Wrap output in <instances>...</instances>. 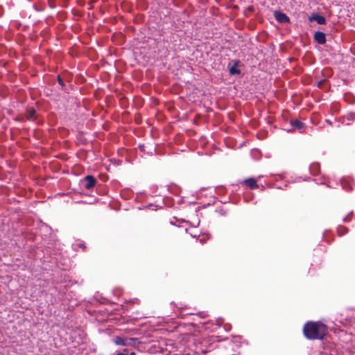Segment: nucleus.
Returning a JSON list of instances; mask_svg holds the SVG:
<instances>
[{
	"label": "nucleus",
	"mask_w": 355,
	"mask_h": 355,
	"mask_svg": "<svg viewBox=\"0 0 355 355\" xmlns=\"http://www.w3.org/2000/svg\"><path fill=\"white\" fill-rule=\"evenodd\" d=\"M327 334V326L321 322L308 321L303 327V334L308 340H322Z\"/></svg>",
	"instance_id": "f257e3e1"
},
{
	"label": "nucleus",
	"mask_w": 355,
	"mask_h": 355,
	"mask_svg": "<svg viewBox=\"0 0 355 355\" xmlns=\"http://www.w3.org/2000/svg\"><path fill=\"white\" fill-rule=\"evenodd\" d=\"M258 179L255 178H248L243 180H241L238 182V184L245 188L249 189H260L261 191L265 189V187L262 184H258Z\"/></svg>",
	"instance_id": "f03ea898"
},
{
	"label": "nucleus",
	"mask_w": 355,
	"mask_h": 355,
	"mask_svg": "<svg viewBox=\"0 0 355 355\" xmlns=\"http://www.w3.org/2000/svg\"><path fill=\"white\" fill-rule=\"evenodd\" d=\"M97 183V180L93 175H87L80 181V185L82 188L90 190L93 189Z\"/></svg>",
	"instance_id": "7ed1b4c3"
},
{
	"label": "nucleus",
	"mask_w": 355,
	"mask_h": 355,
	"mask_svg": "<svg viewBox=\"0 0 355 355\" xmlns=\"http://www.w3.org/2000/svg\"><path fill=\"white\" fill-rule=\"evenodd\" d=\"M113 341L116 345H122V346L135 345L136 343H139L137 338H123L119 337V336L114 337L113 339Z\"/></svg>",
	"instance_id": "20e7f679"
},
{
	"label": "nucleus",
	"mask_w": 355,
	"mask_h": 355,
	"mask_svg": "<svg viewBox=\"0 0 355 355\" xmlns=\"http://www.w3.org/2000/svg\"><path fill=\"white\" fill-rule=\"evenodd\" d=\"M309 21H316L320 25H324L327 24V19L324 16L320 15L316 12H313L309 16Z\"/></svg>",
	"instance_id": "39448f33"
},
{
	"label": "nucleus",
	"mask_w": 355,
	"mask_h": 355,
	"mask_svg": "<svg viewBox=\"0 0 355 355\" xmlns=\"http://www.w3.org/2000/svg\"><path fill=\"white\" fill-rule=\"evenodd\" d=\"M275 19L279 23L286 24L290 23L291 20L288 16L279 10H275L273 13Z\"/></svg>",
	"instance_id": "423d86ee"
},
{
	"label": "nucleus",
	"mask_w": 355,
	"mask_h": 355,
	"mask_svg": "<svg viewBox=\"0 0 355 355\" xmlns=\"http://www.w3.org/2000/svg\"><path fill=\"white\" fill-rule=\"evenodd\" d=\"M313 39L319 44H324L327 42L326 35L322 31H316L313 35Z\"/></svg>",
	"instance_id": "0eeeda50"
},
{
	"label": "nucleus",
	"mask_w": 355,
	"mask_h": 355,
	"mask_svg": "<svg viewBox=\"0 0 355 355\" xmlns=\"http://www.w3.org/2000/svg\"><path fill=\"white\" fill-rule=\"evenodd\" d=\"M354 119L355 113L354 112H348L346 115L340 117V121H341V123L347 125H350V121H354Z\"/></svg>",
	"instance_id": "6e6552de"
},
{
	"label": "nucleus",
	"mask_w": 355,
	"mask_h": 355,
	"mask_svg": "<svg viewBox=\"0 0 355 355\" xmlns=\"http://www.w3.org/2000/svg\"><path fill=\"white\" fill-rule=\"evenodd\" d=\"M234 64L232 66L229 67V71L231 75H239L241 71L240 69L237 68V67L240 64L241 62L239 60H234Z\"/></svg>",
	"instance_id": "1a4fd4ad"
},
{
	"label": "nucleus",
	"mask_w": 355,
	"mask_h": 355,
	"mask_svg": "<svg viewBox=\"0 0 355 355\" xmlns=\"http://www.w3.org/2000/svg\"><path fill=\"white\" fill-rule=\"evenodd\" d=\"M291 125L293 128L297 129L300 132H303L305 128V124L297 119L292 120Z\"/></svg>",
	"instance_id": "9d476101"
},
{
	"label": "nucleus",
	"mask_w": 355,
	"mask_h": 355,
	"mask_svg": "<svg viewBox=\"0 0 355 355\" xmlns=\"http://www.w3.org/2000/svg\"><path fill=\"white\" fill-rule=\"evenodd\" d=\"M310 173L313 175H317L320 172V166L318 162L312 163L309 166Z\"/></svg>",
	"instance_id": "9b49d317"
},
{
	"label": "nucleus",
	"mask_w": 355,
	"mask_h": 355,
	"mask_svg": "<svg viewBox=\"0 0 355 355\" xmlns=\"http://www.w3.org/2000/svg\"><path fill=\"white\" fill-rule=\"evenodd\" d=\"M57 80H58V84L60 85V89L63 92H64L65 93H69V90L67 89V87L63 80V78L61 77L60 75H58L57 76Z\"/></svg>",
	"instance_id": "f8f14e48"
},
{
	"label": "nucleus",
	"mask_w": 355,
	"mask_h": 355,
	"mask_svg": "<svg viewBox=\"0 0 355 355\" xmlns=\"http://www.w3.org/2000/svg\"><path fill=\"white\" fill-rule=\"evenodd\" d=\"M340 184L341 185L343 190L349 192L352 190V187L349 183L344 178L340 179Z\"/></svg>",
	"instance_id": "ddd939ff"
},
{
	"label": "nucleus",
	"mask_w": 355,
	"mask_h": 355,
	"mask_svg": "<svg viewBox=\"0 0 355 355\" xmlns=\"http://www.w3.org/2000/svg\"><path fill=\"white\" fill-rule=\"evenodd\" d=\"M344 99L349 104L353 105L355 103V97L352 94H345Z\"/></svg>",
	"instance_id": "4468645a"
},
{
	"label": "nucleus",
	"mask_w": 355,
	"mask_h": 355,
	"mask_svg": "<svg viewBox=\"0 0 355 355\" xmlns=\"http://www.w3.org/2000/svg\"><path fill=\"white\" fill-rule=\"evenodd\" d=\"M215 191L218 195L222 196L226 192V189L223 187H218L216 188Z\"/></svg>",
	"instance_id": "2eb2a0df"
},
{
	"label": "nucleus",
	"mask_w": 355,
	"mask_h": 355,
	"mask_svg": "<svg viewBox=\"0 0 355 355\" xmlns=\"http://www.w3.org/2000/svg\"><path fill=\"white\" fill-rule=\"evenodd\" d=\"M35 114H36V111L35 109L31 108L28 110V119L34 118Z\"/></svg>",
	"instance_id": "dca6fc26"
},
{
	"label": "nucleus",
	"mask_w": 355,
	"mask_h": 355,
	"mask_svg": "<svg viewBox=\"0 0 355 355\" xmlns=\"http://www.w3.org/2000/svg\"><path fill=\"white\" fill-rule=\"evenodd\" d=\"M327 82V80L326 78H324L321 80H320L318 84H317V87L320 89H322L323 88V86Z\"/></svg>",
	"instance_id": "f3484780"
},
{
	"label": "nucleus",
	"mask_w": 355,
	"mask_h": 355,
	"mask_svg": "<svg viewBox=\"0 0 355 355\" xmlns=\"http://www.w3.org/2000/svg\"><path fill=\"white\" fill-rule=\"evenodd\" d=\"M242 337L241 336H234L233 337V342L235 343H241Z\"/></svg>",
	"instance_id": "a211bd4d"
},
{
	"label": "nucleus",
	"mask_w": 355,
	"mask_h": 355,
	"mask_svg": "<svg viewBox=\"0 0 355 355\" xmlns=\"http://www.w3.org/2000/svg\"><path fill=\"white\" fill-rule=\"evenodd\" d=\"M342 125L341 121H340V118L335 121V122L333 123V125L336 128H339L340 125Z\"/></svg>",
	"instance_id": "6ab92c4d"
},
{
	"label": "nucleus",
	"mask_w": 355,
	"mask_h": 355,
	"mask_svg": "<svg viewBox=\"0 0 355 355\" xmlns=\"http://www.w3.org/2000/svg\"><path fill=\"white\" fill-rule=\"evenodd\" d=\"M320 184H327V187H329V188H332L334 187L333 185L331 184V182L330 181H328L327 182H320Z\"/></svg>",
	"instance_id": "aec40b11"
},
{
	"label": "nucleus",
	"mask_w": 355,
	"mask_h": 355,
	"mask_svg": "<svg viewBox=\"0 0 355 355\" xmlns=\"http://www.w3.org/2000/svg\"><path fill=\"white\" fill-rule=\"evenodd\" d=\"M78 247H80V248H82L83 250H85L86 249V245L85 243H79L78 244Z\"/></svg>",
	"instance_id": "412c9836"
},
{
	"label": "nucleus",
	"mask_w": 355,
	"mask_h": 355,
	"mask_svg": "<svg viewBox=\"0 0 355 355\" xmlns=\"http://www.w3.org/2000/svg\"><path fill=\"white\" fill-rule=\"evenodd\" d=\"M127 352H128V349H125L123 350V352L118 353L116 355H128V354H127Z\"/></svg>",
	"instance_id": "4be33fe9"
},
{
	"label": "nucleus",
	"mask_w": 355,
	"mask_h": 355,
	"mask_svg": "<svg viewBox=\"0 0 355 355\" xmlns=\"http://www.w3.org/2000/svg\"><path fill=\"white\" fill-rule=\"evenodd\" d=\"M326 123H328L329 125H333V122L331 121L329 119H326L325 120Z\"/></svg>",
	"instance_id": "5701e85b"
},
{
	"label": "nucleus",
	"mask_w": 355,
	"mask_h": 355,
	"mask_svg": "<svg viewBox=\"0 0 355 355\" xmlns=\"http://www.w3.org/2000/svg\"><path fill=\"white\" fill-rule=\"evenodd\" d=\"M163 200H172L173 199L171 198H164Z\"/></svg>",
	"instance_id": "b1692460"
},
{
	"label": "nucleus",
	"mask_w": 355,
	"mask_h": 355,
	"mask_svg": "<svg viewBox=\"0 0 355 355\" xmlns=\"http://www.w3.org/2000/svg\"><path fill=\"white\" fill-rule=\"evenodd\" d=\"M49 6H50L51 8H54V5L53 4L49 3Z\"/></svg>",
	"instance_id": "393cba45"
},
{
	"label": "nucleus",
	"mask_w": 355,
	"mask_h": 355,
	"mask_svg": "<svg viewBox=\"0 0 355 355\" xmlns=\"http://www.w3.org/2000/svg\"><path fill=\"white\" fill-rule=\"evenodd\" d=\"M129 355H136L135 352H131Z\"/></svg>",
	"instance_id": "a878e982"
},
{
	"label": "nucleus",
	"mask_w": 355,
	"mask_h": 355,
	"mask_svg": "<svg viewBox=\"0 0 355 355\" xmlns=\"http://www.w3.org/2000/svg\"><path fill=\"white\" fill-rule=\"evenodd\" d=\"M175 189V190H178V188H177V187H172L171 188V189Z\"/></svg>",
	"instance_id": "bb28decb"
},
{
	"label": "nucleus",
	"mask_w": 355,
	"mask_h": 355,
	"mask_svg": "<svg viewBox=\"0 0 355 355\" xmlns=\"http://www.w3.org/2000/svg\"><path fill=\"white\" fill-rule=\"evenodd\" d=\"M187 355H189V354H187Z\"/></svg>",
	"instance_id": "cd10ccee"
}]
</instances>
